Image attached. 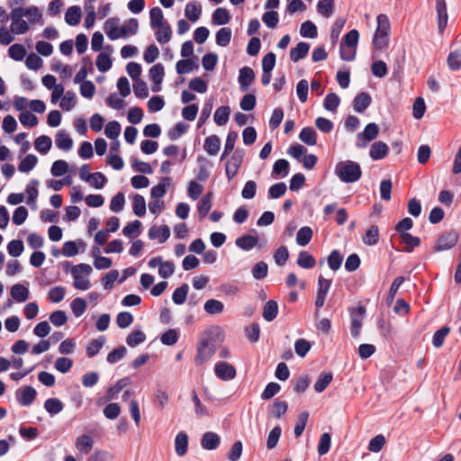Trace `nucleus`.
I'll use <instances>...</instances> for the list:
<instances>
[{
    "label": "nucleus",
    "instance_id": "nucleus-1",
    "mask_svg": "<svg viewBox=\"0 0 461 461\" xmlns=\"http://www.w3.org/2000/svg\"><path fill=\"white\" fill-rule=\"evenodd\" d=\"M376 21L377 27L372 44L375 50H382L388 46L391 25L387 15L384 14H379Z\"/></svg>",
    "mask_w": 461,
    "mask_h": 461
},
{
    "label": "nucleus",
    "instance_id": "nucleus-2",
    "mask_svg": "<svg viewBox=\"0 0 461 461\" xmlns=\"http://www.w3.org/2000/svg\"><path fill=\"white\" fill-rule=\"evenodd\" d=\"M335 172L344 183H354L360 179L362 170L358 163L346 160L337 164Z\"/></svg>",
    "mask_w": 461,
    "mask_h": 461
},
{
    "label": "nucleus",
    "instance_id": "nucleus-3",
    "mask_svg": "<svg viewBox=\"0 0 461 461\" xmlns=\"http://www.w3.org/2000/svg\"><path fill=\"white\" fill-rule=\"evenodd\" d=\"M245 151L243 149H236L230 158L225 164V174L228 180H231L238 174V171L243 162Z\"/></svg>",
    "mask_w": 461,
    "mask_h": 461
},
{
    "label": "nucleus",
    "instance_id": "nucleus-4",
    "mask_svg": "<svg viewBox=\"0 0 461 461\" xmlns=\"http://www.w3.org/2000/svg\"><path fill=\"white\" fill-rule=\"evenodd\" d=\"M223 331L220 326H212L205 330L200 338V342L217 349L223 341Z\"/></svg>",
    "mask_w": 461,
    "mask_h": 461
},
{
    "label": "nucleus",
    "instance_id": "nucleus-5",
    "mask_svg": "<svg viewBox=\"0 0 461 461\" xmlns=\"http://www.w3.org/2000/svg\"><path fill=\"white\" fill-rule=\"evenodd\" d=\"M378 133V125L375 122L368 123L364 131L357 135L356 147L358 149L366 148L370 141L377 138Z\"/></svg>",
    "mask_w": 461,
    "mask_h": 461
},
{
    "label": "nucleus",
    "instance_id": "nucleus-6",
    "mask_svg": "<svg viewBox=\"0 0 461 461\" xmlns=\"http://www.w3.org/2000/svg\"><path fill=\"white\" fill-rule=\"evenodd\" d=\"M9 16L12 20V32L15 34H24L28 32L29 25L27 22L23 19L24 17L23 14V10H20L19 7L13 8Z\"/></svg>",
    "mask_w": 461,
    "mask_h": 461
},
{
    "label": "nucleus",
    "instance_id": "nucleus-7",
    "mask_svg": "<svg viewBox=\"0 0 461 461\" xmlns=\"http://www.w3.org/2000/svg\"><path fill=\"white\" fill-rule=\"evenodd\" d=\"M458 240V234L456 230L443 232L437 240L434 247L435 251H444L453 248Z\"/></svg>",
    "mask_w": 461,
    "mask_h": 461
},
{
    "label": "nucleus",
    "instance_id": "nucleus-8",
    "mask_svg": "<svg viewBox=\"0 0 461 461\" xmlns=\"http://www.w3.org/2000/svg\"><path fill=\"white\" fill-rule=\"evenodd\" d=\"M366 313V307L364 305H358L350 311V332L352 337L357 338L360 335L362 327V321Z\"/></svg>",
    "mask_w": 461,
    "mask_h": 461
},
{
    "label": "nucleus",
    "instance_id": "nucleus-9",
    "mask_svg": "<svg viewBox=\"0 0 461 461\" xmlns=\"http://www.w3.org/2000/svg\"><path fill=\"white\" fill-rule=\"evenodd\" d=\"M214 372L222 381L231 380L236 376L235 367L228 362H218L214 366Z\"/></svg>",
    "mask_w": 461,
    "mask_h": 461
},
{
    "label": "nucleus",
    "instance_id": "nucleus-10",
    "mask_svg": "<svg viewBox=\"0 0 461 461\" xmlns=\"http://www.w3.org/2000/svg\"><path fill=\"white\" fill-rule=\"evenodd\" d=\"M37 396L36 390L30 385L23 386L17 390L16 397L22 406L31 405Z\"/></svg>",
    "mask_w": 461,
    "mask_h": 461
},
{
    "label": "nucleus",
    "instance_id": "nucleus-11",
    "mask_svg": "<svg viewBox=\"0 0 461 461\" xmlns=\"http://www.w3.org/2000/svg\"><path fill=\"white\" fill-rule=\"evenodd\" d=\"M254 80L255 73L251 68L245 66L240 69L238 81L241 91H247Z\"/></svg>",
    "mask_w": 461,
    "mask_h": 461
},
{
    "label": "nucleus",
    "instance_id": "nucleus-12",
    "mask_svg": "<svg viewBox=\"0 0 461 461\" xmlns=\"http://www.w3.org/2000/svg\"><path fill=\"white\" fill-rule=\"evenodd\" d=\"M216 349L211 348L202 342L197 346V354L194 357L196 366H202L206 363L215 353Z\"/></svg>",
    "mask_w": 461,
    "mask_h": 461
},
{
    "label": "nucleus",
    "instance_id": "nucleus-13",
    "mask_svg": "<svg viewBox=\"0 0 461 461\" xmlns=\"http://www.w3.org/2000/svg\"><path fill=\"white\" fill-rule=\"evenodd\" d=\"M436 11L438 15V29L439 33H442L448 20L447 4L445 0H436Z\"/></svg>",
    "mask_w": 461,
    "mask_h": 461
},
{
    "label": "nucleus",
    "instance_id": "nucleus-14",
    "mask_svg": "<svg viewBox=\"0 0 461 461\" xmlns=\"http://www.w3.org/2000/svg\"><path fill=\"white\" fill-rule=\"evenodd\" d=\"M197 61V56H194L191 59H183L178 60L176 64V73L183 75L191 72L193 69H197L199 68Z\"/></svg>",
    "mask_w": 461,
    "mask_h": 461
},
{
    "label": "nucleus",
    "instance_id": "nucleus-15",
    "mask_svg": "<svg viewBox=\"0 0 461 461\" xmlns=\"http://www.w3.org/2000/svg\"><path fill=\"white\" fill-rule=\"evenodd\" d=\"M389 152V147L386 143L378 140L371 145L369 156L373 160H380L384 158Z\"/></svg>",
    "mask_w": 461,
    "mask_h": 461
},
{
    "label": "nucleus",
    "instance_id": "nucleus-16",
    "mask_svg": "<svg viewBox=\"0 0 461 461\" xmlns=\"http://www.w3.org/2000/svg\"><path fill=\"white\" fill-rule=\"evenodd\" d=\"M221 443L220 436L212 431L205 432L201 438V446L205 450L216 449Z\"/></svg>",
    "mask_w": 461,
    "mask_h": 461
},
{
    "label": "nucleus",
    "instance_id": "nucleus-17",
    "mask_svg": "<svg viewBox=\"0 0 461 461\" xmlns=\"http://www.w3.org/2000/svg\"><path fill=\"white\" fill-rule=\"evenodd\" d=\"M372 98L367 92L358 93L353 100L354 110L357 113L365 112L371 104Z\"/></svg>",
    "mask_w": 461,
    "mask_h": 461
},
{
    "label": "nucleus",
    "instance_id": "nucleus-18",
    "mask_svg": "<svg viewBox=\"0 0 461 461\" xmlns=\"http://www.w3.org/2000/svg\"><path fill=\"white\" fill-rule=\"evenodd\" d=\"M119 23H120V19L118 17L109 18L104 23V32L106 33L107 37L111 41H115L120 38V34H118Z\"/></svg>",
    "mask_w": 461,
    "mask_h": 461
},
{
    "label": "nucleus",
    "instance_id": "nucleus-19",
    "mask_svg": "<svg viewBox=\"0 0 461 461\" xmlns=\"http://www.w3.org/2000/svg\"><path fill=\"white\" fill-rule=\"evenodd\" d=\"M188 436L185 431H180L175 438V450L178 456H183L188 450Z\"/></svg>",
    "mask_w": 461,
    "mask_h": 461
},
{
    "label": "nucleus",
    "instance_id": "nucleus-20",
    "mask_svg": "<svg viewBox=\"0 0 461 461\" xmlns=\"http://www.w3.org/2000/svg\"><path fill=\"white\" fill-rule=\"evenodd\" d=\"M170 236V230L167 225L159 227L152 226L149 230V237L150 240L158 239L160 243L165 242Z\"/></svg>",
    "mask_w": 461,
    "mask_h": 461
},
{
    "label": "nucleus",
    "instance_id": "nucleus-21",
    "mask_svg": "<svg viewBox=\"0 0 461 461\" xmlns=\"http://www.w3.org/2000/svg\"><path fill=\"white\" fill-rule=\"evenodd\" d=\"M203 149L210 156L217 155L221 149V139L215 134L208 136L204 140Z\"/></svg>",
    "mask_w": 461,
    "mask_h": 461
},
{
    "label": "nucleus",
    "instance_id": "nucleus-22",
    "mask_svg": "<svg viewBox=\"0 0 461 461\" xmlns=\"http://www.w3.org/2000/svg\"><path fill=\"white\" fill-rule=\"evenodd\" d=\"M55 143L58 149L68 151L73 147V140L64 131H59L55 136Z\"/></svg>",
    "mask_w": 461,
    "mask_h": 461
},
{
    "label": "nucleus",
    "instance_id": "nucleus-23",
    "mask_svg": "<svg viewBox=\"0 0 461 461\" xmlns=\"http://www.w3.org/2000/svg\"><path fill=\"white\" fill-rule=\"evenodd\" d=\"M310 45L307 42L301 41L296 47L290 50V59L294 62H297L300 59L305 58L309 52Z\"/></svg>",
    "mask_w": 461,
    "mask_h": 461
},
{
    "label": "nucleus",
    "instance_id": "nucleus-24",
    "mask_svg": "<svg viewBox=\"0 0 461 461\" xmlns=\"http://www.w3.org/2000/svg\"><path fill=\"white\" fill-rule=\"evenodd\" d=\"M157 32H155L156 40L161 43H167L170 41L172 37V30L167 22H165L159 26H157Z\"/></svg>",
    "mask_w": 461,
    "mask_h": 461
},
{
    "label": "nucleus",
    "instance_id": "nucleus-25",
    "mask_svg": "<svg viewBox=\"0 0 461 461\" xmlns=\"http://www.w3.org/2000/svg\"><path fill=\"white\" fill-rule=\"evenodd\" d=\"M171 178L168 176L162 177L160 182L154 185L150 190V195L154 199L162 198L167 193V186L170 185Z\"/></svg>",
    "mask_w": 461,
    "mask_h": 461
},
{
    "label": "nucleus",
    "instance_id": "nucleus-26",
    "mask_svg": "<svg viewBox=\"0 0 461 461\" xmlns=\"http://www.w3.org/2000/svg\"><path fill=\"white\" fill-rule=\"evenodd\" d=\"M82 12L79 6L73 5L68 8L65 14V21L71 26L77 25L81 20Z\"/></svg>",
    "mask_w": 461,
    "mask_h": 461
},
{
    "label": "nucleus",
    "instance_id": "nucleus-27",
    "mask_svg": "<svg viewBox=\"0 0 461 461\" xmlns=\"http://www.w3.org/2000/svg\"><path fill=\"white\" fill-rule=\"evenodd\" d=\"M278 313V304L274 300H269L267 302L263 307V318L267 321H272L275 320Z\"/></svg>",
    "mask_w": 461,
    "mask_h": 461
},
{
    "label": "nucleus",
    "instance_id": "nucleus-28",
    "mask_svg": "<svg viewBox=\"0 0 461 461\" xmlns=\"http://www.w3.org/2000/svg\"><path fill=\"white\" fill-rule=\"evenodd\" d=\"M288 410V403L285 401L276 400L269 406V414L276 419H280L286 413Z\"/></svg>",
    "mask_w": 461,
    "mask_h": 461
},
{
    "label": "nucleus",
    "instance_id": "nucleus-29",
    "mask_svg": "<svg viewBox=\"0 0 461 461\" xmlns=\"http://www.w3.org/2000/svg\"><path fill=\"white\" fill-rule=\"evenodd\" d=\"M379 240V228L377 225H371L362 237V241L368 246L375 245Z\"/></svg>",
    "mask_w": 461,
    "mask_h": 461
},
{
    "label": "nucleus",
    "instance_id": "nucleus-30",
    "mask_svg": "<svg viewBox=\"0 0 461 461\" xmlns=\"http://www.w3.org/2000/svg\"><path fill=\"white\" fill-rule=\"evenodd\" d=\"M299 139L306 145L313 146L317 143V133L312 127H304L299 134Z\"/></svg>",
    "mask_w": 461,
    "mask_h": 461
},
{
    "label": "nucleus",
    "instance_id": "nucleus-31",
    "mask_svg": "<svg viewBox=\"0 0 461 461\" xmlns=\"http://www.w3.org/2000/svg\"><path fill=\"white\" fill-rule=\"evenodd\" d=\"M296 263L302 268L311 269L315 267L316 260L308 251L303 250L300 251Z\"/></svg>",
    "mask_w": 461,
    "mask_h": 461
},
{
    "label": "nucleus",
    "instance_id": "nucleus-32",
    "mask_svg": "<svg viewBox=\"0 0 461 461\" xmlns=\"http://www.w3.org/2000/svg\"><path fill=\"white\" fill-rule=\"evenodd\" d=\"M212 193L204 194L198 202L197 210L200 218H204L212 208Z\"/></svg>",
    "mask_w": 461,
    "mask_h": 461
},
{
    "label": "nucleus",
    "instance_id": "nucleus-33",
    "mask_svg": "<svg viewBox=\"0 0 461 461\" xmlns=\"http://www.w3.org/2000/svg\"><path fill=\"white\" fill-rule=\"evenodd\" d=\"M11 296L18 303L25 302L29 297V290L21 284H15L11 287Z\"/></svg>",
    "mask_w": 461,
    "mask_h": 461
},
{
    "label": "nucleus",
    "instance_id": "nucleus-34",
    "mask_svg": "<svg viewBox=\"0 0 461 461\" xmlns=\"http://www.w3.org/2000/svg\"><path fill=\"white\" fill-rule=\"evenodd\" d=\"M44 408L50 416H54L62 411L64 404L58 398H49L44 402Z\"/></svg>",
    "mask_w": 461,
    "mask_h": 461
},
{
    "label": "nucleus",
    "instance_id": "nucleus-35",
    "mask_svg": "<svg viewBox=\"0 0 461 461\" xmlns=\"http://www.w3.org/2000/svg\"><path fill=\"white\" fill-rule=\"evenodd\" d=\"M230 14L225 8H217L212 15V23L217 25H225L230 21Z\"/></svg>",
    "mask_w": 461,
    "mask_h": 461
},
{
    "label": "nucleus",
    "instance_id": "nucleus-36",
    "mask_svg": "<svg viewBox=\"0 0 461 461\" xmlns=\"http://www.w3.org/2000/svg\"><path fill=\"white\" fill-rule=\"evenodd\" d=\"M197 161L203 164L199 166L198 170L195 172V178L201 182H206L210 177V172L207 169V165H211V163L203 156L198 157Z\"/></svg>",
    "mask_w": 461,
    "mask_h": 461
},
{
    "label": "nucleus",
    "instance_id": "nucleus-37",
    "mask_svg": "<svg viewBox=\"0 0 461 461\" xmlns=\"http://www.w3.org/2000/svg\"><path fill=\"white\" fill-rule=\"evenodd\" d=\"M230 109L227 105L220 106L216 109L213 119L218 126L225 125L230 118Z\"/></svg>",
    "mask_w": 461,
    "mask_h": 461
},
{
    "label": "nucleus",
    "instance_id": "nucleus-38",
    "mask_svg": "<svg viewBox=\"0 0 461 461\" xmlns=\"http://www.w3.org/2000/svg\"><path fill=\"white\" fill-rule=\"evenodd\" d=\"M51 146L52 140L47 135H41L38 137L34 141L35 149L41 154H47L51 149Z\"/></svg>",
    "mask_w": 461,
    "mask_h": 461
},
{
    "label": "nucleus",
    "instance_id": "nucleus-39",
    "mask_svg": "<svg viewBox=\"0 0 461 461\" xmlns=\"http://www.w3.org/2000/svg\"><path fill=\"white\" fill-rule=\"evenodd\" d=\"M236 245L243 250L252 249L258 243V238L252 235H244L238 238L235 241Z\"/></svg>",
    "mask_w": 461,
    "mask_h": 461
},
{
    "label": "nucleus",
    "instance_id": "nucleus-40",
    "mask_svg": "<svg viewBox=\"0 0 461 461\" xmlns=\"http://www.w3.org/2000/svg\"><path fill=\"white\" fill-rule=\"evenodd\" d=\"M202 14V8L199 5L194 2H189L186 4L185 8V15L188 20L194 23L196 22Z\"/></svg>",
    "mask_w": 461,
    "mask_h": 461
},
{
    "label": "nucleus",
    "instance_id": "nucleus-41",
    "mask_svg": "<svg viewBox=\"0 0 461 461\" xmlns=\"http://www.w3.org/2000/svg\"><path fill=\"white\" fill-rule=\"evenodd\" d=\"M312 235H313V232H312V230L311 227H309V226L302 227L296 234V243L299 246L304 247L309 244V242L311 241V240L312 238Z\"/></svg>",
    "mask_w": 461,
    "mask_h": 461
},
{
    "label": "nucleus",
    "instance_id": "nucleus-42",
    "mask_svg": "<svg viewBox=\"0 0 461 461\" xmlns=\"http://www.w3.org/2000/svg\"><path fill=\"white\" fill-rule=\"evenodd\" d=\"M104 343L105 338L104 336H100L98 339H92L86 347L87 357H93L97 355Z\"/></svg>",
    "mask_w": 461,
    "mask_h": 461
},
{
    "label": "nucleus",
    "instance_id": "nucleus-43",
    "mask_svg": "<svg viewBox=\"0 0 461 461\" xmlns=\"http://www.w3.org/2000/svg\"><path fill=\"white\" fill-rule=\"evenodd\" d=\"M94 445L93 438L88 435H82L77 438L76 442V447L81 453L87 454L91 451Z\"/></svg>",
    "mask_w": 461,
    "mask_h": 461
},
{
    "label": "nucleus",
    "instance_id": "nucleus-44",
    "mask_svg": "<svg viewBox=\"0 0 461 461\" xmlns=\"http://www.w3.org/2000/svg\"><path fill=\"white\" fill-rule=\"evenodd\" d=\"M231 29L229 27H222L216 32V43L221 47H226L230 44L231 40Z\"/></svg>",
    "mask_w": 461,
    "mask_h": 461
},
{
    "label": "nucleus",
    "instance_id": "nucleus-45",
    "mask_svg": "<svg viewBox=\"0 0 461 461\" xmlns=\"http://www.w3.org/2000/svg\"><path fill=\"white\" fill-rule=\"evenodd\" d=\"M359 39V33L356 29H353L349 31L342 39V41L340 43V47L343 48L344 46L348 47V49H355L357 48V41Z\"/></svg>",
    "mask_w": 461,
    "mask_h": 461
},
{
    "label": "nucleus",
    "instance_id": "nucleus-46",
    "mask_svg": "<svg viewBox=\"0 0 461 461\" xmlns=\"http://www.w3.org/2000/svg\"><path fill=\"white\" fill-rule=\"evenodd\" d=\"M204 311L211 315L220 314L223 312V303L216 299H209L203 305Z\"/></svg>",
    "mask_w": 461,
    "mask_h": 461
},
{
    "label": "nucleus",
    "instance_id": "nucleus-47",
    "mask_svg": "<svg viewBox=\"0 0 461 461\" xmlns=\"http://www.w3.org/2000/svg\"><path fill=\"white\" fill-rule=\"evenodd\" d=\"M38 162V158L33 154H28L21 160L18 165V170L23 173H27L34 168Z\"/></svg>",
    "mask_w": 461,
    "mask_h": 461
},
{
    "label": "nucleus",
    "instance_id": "nucleus-48",
    "mask_svg": "<svg viewBox=\"0 0 461 461\" xmlns=\"http://www.w3.org/2000/svg\"><path fill=\"white\" fill-rule=\"evenodd\" d=\"M146 335L141 330H134L126 338V343L129 347L134 348L139 344L144 342Z\"/></svg>",
    "mask_w": 461,
    "mask_h": 461
},
{
    "label": "nucleus",
    "instance_id": "nucleus-49",
    "mask_svg": "<svg viewBox=\"0 0 461 461\" xmlns=\"http://www.w3.org/2000/svg\"><path fill=\"white\" fill-rule=\"evenodd\" d=\"M400 240L402 243L406 245L405 251L412 252L415 247H419L420 245V240L419 237H414L411 233H402L400 235Z\"/></svg>",
    "mask_w": 461,
    "mask_h": 461
},
{
    "label": "nucleus",
    "instance_id": "nucleus-50",
    "mask_svg": "<svg viewBox=\"0 0 461 461\" xmlns=\"http://www.w3.org/2000/svg\"><path fill=\"white\" fill-rule=\"evenodd\" d=\"M332 379H333L332 373H330V372L321 373L319 375L318 380L314 384V390L317 393L323 392L329 386V384L331 383Z\"/></svg>",
    "mask_w": 461,
    "mask_h": 461
},
{
    "label": "nucleus",
    "instance_id": "nucleus-51",
    "mask_svg": "<svg viewBox=\"0 0 461 461\" xmlns=\"http://www.w3.org/2000/svg\"><path fill=\"white\" fill-rule=\"evenodd\" d=\"M188 291L189 286L185 283L183 284L180 287H177L172 294V300L174 303L177 305L183 304L186 300Z\"/></svg>",
    "mask_w": 461,
    "mask_h": 461
},
{
    "label": "nucleus",
    "instance_id": "nucleus-52",
    "mask_svg": "<svg viewBox=\"0 0 461 461\" xmlns=\"http://www.w3.org/2000/svg\"><path fill=\"white\" fill-rule=\"evenodd\" d=\"M132 210L133 212L139 217H142L145 215L146 202L142 195L137 194L133 196Z\"/></svg>",
    "mask_w": 461,
    "mask_h": 461
},
{
    "label": "nucleus",
    "instance_id": "nucleus-53",
    "mask_svg": "<svg viewBox=\"0 0 461 461\" xmlns=\"http://www.w3.org/2000/svg\"><path fill=\"white\" fill-rule=\"evenodd\" d=\"M447 64L451 70L456 71L461 68V47L448 54Z\"/></svg>",
    "mask_w": 461,
    "mask_h": 461
},
{
    "label": "nucleus",
    "instance_id": "nucleus-54",
    "mask_svg": "<svg viewBox=\"0 0 461 461\" xmlns=\"http://www.w3.org/2000/svg\"><path fill=\"white\" fill-rule=\"evenodd\" d=\"M237 139H238L237 132L230 131L228 133L226 140H225V144H224V149L221 156V160L224 159L228 155H230L233 151Z\"/></svg>",
    "mask_w": 461,
    "mask_h": 461
},
{
    "label": "nucleus",
    "instance_id": "nucleus-55",
    "mask_svg": "<svg viewBox=\"0 0 461 461\" xmlns=\"http://www.w3.org/2000/svg\"><path fill=\"white\" fill-rule=\"evenodd\" d=\"M300 34L304 38H316L318 35L317 27L311 21L303 22L301 24Z\"/></svg>",
    "mask_w": 461,
    "mask_h": 461
},
{
    "label": "nucleus",
    "instance_id": "nucleus-56",
    "mask_svg": "<svg viewBox=\"0 0 461 461\" xmlns=\"http://www.w3.org/2000/svg\"><path fill=\"white\" fill-rule=\"evenodd\" d=\"M19 8L20 10H23V16L27 17L30 23H36L42 17L41 10L35 5Z\"/></svg>",
    "mask_w": 461,
    "mask_h": 461
},
{
    "label": "nucleus",
    "instance_id": "nucleus-57",
    "mask_svg": "<svg viewBox=\"0 0 461 461\" xmlns=\"http://www.w3.org/2000/svg\"><path fill=\"white\" fill-rule=\"evenodd\" d=\"M165 72L161 63L155 64L149 68V77L155 85H161Z\"/></svg>",
    "mask_w": 461,
    "mask_h": 461
},
{
    "label": "nucleus",
    "instance_id": "nucleus-58",
    "mask_svg": "<svg viewBox=\"0 0 461 461\" xmlns=\"http://www.w3.org/2000/svg\"><path fill=\"white\" fill-rule=\"evenodd\" d=\"M188 124L184 122H178L172 129L167 132L170 140H176L179 139L183 134L188 131Z\"/></svg>",
    "mask_w": 461,
    "mask_h": 461
},
{
    "label": "nucleus",
    "instance_id": "nucleus-59",
    "mask_svg": "<svg viewBox=\"0 0 461 461\" xmlns=\"http://www.w3.org/2000/svg\"><path fill=\"white\" fill-rule=\"evenodd\" d=\"M290 164L285 158L277 159L273 166V174L281 176L282 177L286 176L289 174Z\"/></svg>",
    "mask_w": 461,
    "mask_h": 461
},
{
    "label": "nucleus",
    "instance_id": "nucleus-60",
    "mask_svg": "<svg viewBox=\"0 0 461 461\" xmlns=\"http://www.w3.org/2000/svg\"><path fill=\"white\" fill-rule=\"evenodd\" d=\"M450 328L448 326H443L438 330L432 338V344L435 348H441L444 344L446 337L449 334Z\"/></svg>",
    "mask_w": 461,
    "mask_h": 461
},
{
    "label": "nucleus",
    "instance_id": "nucleus-61",
    "mask_svg": "<svg viewBox=\"0 0 461 461\" xmlns=\"http://www.w3.org/2000/svg\"><path fill=\"white\" fill-rule=\"evenodd\" d=\"M8 55L14 60L21 61L26 55V49L22 44H13L8 50Z\"/></svg>",
    "mask_w": 461,
    "mask_h": 461
},
{
    "label": "nucleus",
    "instance_id": "nucleus-62",
    "mask_svg": "<svg viewBox=\"0 0 461 461\" xmlns=\"http://www.w3.org/2000/svg\"><path fill=\"white\" fill-rule=\"evenodd\" d=\"M334 0H320L317 4V11L324 17H330L333 14Z\"/></svg>",
    "mask_w": 461,
    "mask_h": 461
},
{
    "label": "nucleus",
    "instance_id": "nucleus-63",
    "mask_svg": "<svg viewBox=\"0 0 461 461\" xmlns=\"http://www.w3.org/2000/svg\"><path fill=\"white\" fill-rule=\"evenodd\" d=\"M95 65L100 72H106L112 68L113 61L108 54L100 53L96 58Z\"/></svg>",
    "mask_w": 461,
    "mask_h": 461
},
{
    "label": "nucleus",
    "instance_id": "nucleus-64",
    "mask_svg": "<svg viewBox=\"0 0 461 461\" xmlns=\"http://www.w3.org/2000/svg\"><path fill=\"white\" fill-rule=\"evenodd\" d=\"M340 99L335 93L328 94L323 101V106L327 111L335 112L339 105Z\"/></svg>",
    "mask_w": 461,
    "mask_h": 461
}]
</instances>
